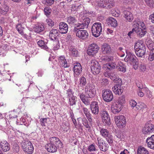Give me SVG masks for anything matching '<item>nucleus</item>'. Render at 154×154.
Instances as JSON below:
<instances>
[{"instance_id":"nucleus-53","label":"nucleus","mask_w":154,"mask_h":154,"mask_svg":"<svg viewBox=\"0 0 154 154\" xmlns=\"http://www.w3.org/2000/svg\"><path fill=\"white\" fill-rule=\"evenodd\" d=\"M125 101V97L124 96H122L119 98L118 102L117 103H120L121 105L124 103Z\"/></svg>"},{"instance_id":"nucleus-51","label":"nucleus","mask_w":154,"mask_h":154,"mask_svg":"<svg viewBox=\"0 0 154 154\" xmlns=\"http://www.w3.org/2000/svg\"><path fill=\"white\" fill-rule=\"evenodd\" d=\"M13 151L15 152H17L19 151V147L18 144H14L12 147Z\"/></svg>"},{"instance_id":"nucleus-49","label":"nucleus","mask_w":154,"mask_h":154,"mask_svg":"<svg viewBox=\"0 0 154 154\" xmlns=\"http://www.w3.org/2000/svg\"><path fill=\"white\" fill-rule=\"evenodd\" d=\"M145 2L148 6L150 8L153 7V1L152 0H145Z\"/></svg>"},{"instance_id":"nucleus-50","label":"nucleus","mask_w":154,"mask_h":154,"mask_svg":"<svg viewBox=\"0 0 154 154\" xmlns=\"http://www.w3.org/2000/svg\"><path fill=\"white\" fill-rule=\"evenodd\" d=\"M103 121V122H105V123L107 125H109L110 124V119L109 116V117L107 116L105 118L102 119Z\"/></svg>"},{"instance_id":"nucleus-31","label":"nucleus","mask_w":154,"mask_h":154,"mask_svg":"<svg viewBox=\"0 0 154 154\" xmlns=\"http://www.w3.org/2000/svg\"><path fill=\"white\" fill-rule=\"evenodd\" d=\"M83 7V5L79 3L76 2L72 5L71 8L74 11H78L82 9Z\"/></svg>"},{"instance_id":"nucleus-19","label":"nucleus","mask_w":154,"mask_h":154,"mask_svg":"<svg viewBox=\"0 0 154 154\" xmlns=\"http://www.w3.org/2000/svg\"><path fill=\"white\" fill-rule=\"evenodd\" d=\"M99 147L100 149L103 151H106L108 149L109 145L106 143H105L104 141L98 138L97 139Z\"/></svg>"},{"instance_id":"nucleus-1","label":"nucleus","mask_w":154,"mask_h":154,"mask_svg":"<svg viewBox=\"0 0 154 154\" xmlns=\"http://www.w3.org/2000/svg\"><path fill=\"white\" fill-rule=\"evenodd\" d=\"M97 3L99 7L107 9H109L115 5L113 0H97Z\"/></svg>"},{"instance_id":"nucleus-22","label":"nucleus","mask_w":154,"mask_h":154,"mask_svg":"<svg viewBox=\"0 0 154 154\" xmlns=\"http://www.w3.org/2000/svg\"><path fill=\"white\" fill-rule=\"evenodd\" d=\"M0 146L4 152H6L10 150V144L6 141H3L1 142L0 143Z\"/></svg>"},{"instance_id":"nucleus-64","label":"nucleus","mask_w":154,"mask_h":154,"mask_svg":"<svg viewBox=\"0 0 154 154\" xmlns=\"http://www.w3.org/2000/svg\"><path fill=\"white\" fill-rule=\"evenodd\" d=\"M131 64L133 65V68L135 70L137 69L138 67V60L137 61V62H134Z\"/></svg>"},{"instance_id":"nucleus-24","label":"nucleus","mask_w":154,"mask_h":154,"mask_svg":"<svg viewBox=\"0 0 154 154\" xmlns=\"http://www.w3.org/2000/svg\"><path fill=\"white\" fill-rule=\"evenodd\" d=\"M146 141L149 147L154 149V135H152L150 137H148Z\"/></svg>"},{"instance_id":"nucleus-23","label":"nucleus","mask_w":154,"mask_h":154,"mask_svg":"<svg viewBox=\"0 0 154 154\" xmlns=\"http://www.w3.org/2000/svg\"><path fill=\"white\" fill-rule=\"evenodd\" d=\"M123 17L125 18L127 21L130 22L133 19V17L132 14L127 10H125L123 12Z\"/></svg>"},{"instance_id":"nucleus-21","label":"nucleus","mask_w":154,"mask_h":154,"mask_svg":"<svg viewBox=\"0 0 154 154\" xmlns=\"http://www.w3.org/2000/svg\"><path fill=\"white\" fill-rule=\"evenodd\" d=\"M46 149L48 151L50 152H55L57 151V146L52 143H48L45 146Z\"/></svg>"},{"instance_id":"nucleus-57","label":"nucleus","mask_w":154,"mask_h":154,"mask_svg":"<svg viewBox=\"0 0 154 154\" xmlns=\"http://www.w3.org/2000/svg\"><path fill=\"white\" fill-rule=\"evenodd\" d=\"M46 21L48 25L51 27H52L54 25V22L51 19H49L46 20Z\"/></svg>"},{"instance_id":"nucleus-18","label":"nucleus","mask_w":154,"mask_h":154,"mask_svg":"<svg viewBox=\"0 0 154 154\" xmlns=\"http://www.w3.org/2000/svg\"><path fill=\"white\" fill-rule=\"evenodd\" d=\"M90 108L93 114L97 115L98 113L99 109L97 102H93L90 105Z\"/></svg>"},{"instance_id":"nucleus-14","label":"nucleus","mask_w":154,"mask_h":154,"mask_svg":"<svg viewBox=\"0 0 154 154\" xmlns=\"http://www.w3.org/2000/svg\"><path fill=\"white\" fill-rule=\"evenodd\" d=\"M50 143L58 147L62 148L63 144L60 140L57 137H53L49 138Z\"/></svg>"},{"instance_id":"nucleus-5","label":"nucleus","mask_w":154,"mask_h":154,"mask_svg":"<svg viewBox=\"0 0 154 154\" xmlns=\"http://www.w3.org/2000/svg\"><path fill=\"white\" fill-rule=\"evenodd\" d=\"M90 65L91 71L93 74L96 75L100 73L101 66L97 60H91Z\"/></svg>"},{"instance_id":"nucleus-62","label":"nucleus","mask_w":154,"mask_h":154,"mask_svg":"<svg viewBox=\"0 0 154 154\" xmlns=\"http://www.w3.org/2000/svg\"><path fill=\"white\" fill-rule=\"evenodd\" d=\"M75 26L74 27V29L72 30V31L76 33L78 30H80L81 29L80 27L78 25H75Z\"/></svg>"},{"instance_id":"nucleus-28","label":"nucleus","mask_w":154,"mask_h":154,"mask_svg":"<svg viewBox=\"0 0 154 154\" xmlns=\"http://www.w3.org/2000/svg\"><path fill=\"white\" fill-rule=\"evenodd\" d=\"M58 60L60 64L64 68L69 67V66L68 65L67 63L66 60L65 59V57L63 56H61L58 58Z\"/></svg>"},{"instance_id":"nucleus-56","label":"nucleus","mask_w":154,"mask_h":154,"mask_svg":"<svg viewBox=\"0 0 154 154\" xmlns=\"http://www.w3.org/2000/svg\"><path fill=\"white\" fill-rule=\"evenodd\" d=\"M66 94L67 95V97H68L69 98H70L72 95H73V92L71 89L69 88L67 90Z\"/></svg>"},{"instance_id":"nucleus-61","label":"nucleus","mask_w":154,"mask_h":154,"mask_svg":"<svg viewBox=\"0 0 154 154\" xmlns=\"http://www.w3.org/2000/svg\"><path fill=\"white\" fill-rule=\"evenodd\" d=\"M134 28H133L131 31H130L129 32L128 34V36H129L130 38H131V34L134 33H134H136V29H135V26H134Z\"/></svg>"},{"instance_id":"nucleus-38","label":"nucleus","mask_w":154,"mask_h":154,"mask_svg":"<svg viewBox=\"0 0 154 154\" xmlns=\"http://www.w3.org/2000/svg\"><path fill=\"white\" fill-rule=\"evenodd\" d=\"M34 148L32 145H31L29 147L25 149H24L23 150L26 152H27L28 154H31L33 152Z\"/></svg>"},{"instance_id":"nucleus-15","label":"nucleus","mask_w":154,"mask_h":154,"mask_svg":"<svg viewBox=\"0 0 154 154\" xmlns=\"http://www.w3.org/2000/svg\"><path fill=\"white\" fill-rule=\"evenodd\" d=\"M68 26L67 24L64 22H61L59 24V32L61 34H65L67 32Z\"/></svg>"},{"instance_id":"nucleus-41","label":"nucleus","mask_w":154,"mask_h":154,"mask_svg":"<svg viewBox=\"0 0 154 154\" xmlns=\"http://www.w3.org/2000/svg\"><path fill=\"white\" fill-rule=\"evenodd\" d=\"M16 28L18 32L21 35L23 34V29L24 28L22 27V25L20 23H19L16 26Z\"/></svg>"},{"instance_id":"nucleus-7","label":"nucleus","mask_w":154,"mask_h":154,"mask_svg":"<svg viewBox=\"0 0 154 154\" xmlns=\"http://www.w3.org/2000/svg\"><path fill=\"white\" fill-rule=\"evenodd\" d=\"M59 32L58 29H51L50 32L49 36L52 40L55 41L57 44V48L58 49L59 47V42L57 36L59 35Z\"/></svg>"},{"instance_id":"nucleus-13","label":"nucleus","mask_w":154,"mask_h":154,"mask_svg":"<svg viewBox=\"0 0 154 154\" xmlns=\"http://www.w3.org/2000/svg\"><path fill=\"white\" fill-rule=\"evenodd\" d=\"M76 35L80 39L85 40L88 38V33L86 30H78L76 33Z\"/></svg>"},{"instance_id":"nucleus-34","label":"nucleus","mask_w":154,"mask_h":154,"mask_svg":"<svg viewBox=\"0 0 154 154\" xmlns=\"http://www.w3.org/2000/svg\"><path fill=\"white\" fill-rule=\"evenodd\" d=\"M77 20L74 16H69L67 17V22L70 25H74Z\"/></svg>"},{"instance_id":"nucleus-59","label":"nucleus","mask_w":154,"mask_h":154,"mask_svg":"<svg viewBox=\"0 0 154 154\" xmlns=\"http://www.w3.org/2000/svg\"><path fill=\"white\" fill-rule=\"evenodd\" d=\"M88 150L90 151H95L96 148L95 145L92 144L90 145L88 148Z\"/></svg>"},{"instance_id":"nucleus-3","label":"nucleus","mask_w":154,"mask_h":154,"mask_svg":"<svg viewBox=\"0 0 154 154\" xmlns=\"http://www.w3.org/2000/svg\"><path fill=\"white\" fill-rule=\"evenodd\" d=\"M114 82L116 84L112 87L113 92L116 94H121L123 91V89L122 88V87H121L122 84V79L119 77L117 78Z\"/></svg>"},{"instance_id":"nucleus-9","label":"nucleus","mask_w":154,"mask_h":154,"mask_svg":"<svg viewBox=\"0 0 154 154\" xmlns=\"http://www.w3.org/2000/svg\"><path fill=\"white\" fill-rule=\"evenodd\" d=\"M99 49V47L98 45L93 43L89 46L87 52L89 55L94 56L97 53Z\"/></svg>"},{"instance_id":"nucleus-35","label":"nucleus","mask_w":154,"mask_h":154,"mask_svg":"<svg viewBox=\"0 0 154 154\" xmlns=\"http://www.w3.org/2000/svg\"><path fill=\"white\" fill-rule=\"evenodd\" d=\"M137 154H149V152L144 147L140 146L137 150Z\"/></svg>"},{"instance_id":"nucleus-60","label":"nucleus","mask_w":154,"mask_h":154,"mask_svg":"<svg viewBox=\"0 0 154 154\" xmlns=\"http://www.w3.org/2000/svg\"><path fill=\"white\" fill-rule=\"evenodd\" d=\"M113 59V57H112L109 56L106 57H104L103 59V60L106 62H109L112 61Z\"/></svg>"},{"instance_id":"nucleus-44","label":"nucleus","mask_w":154,"mask_h":154,"mask_svg":"<svg viewBox=\"0 0 154 154\" xmlns=\"http://www.w3.org/2000/svg\"><path fill=\"white\" fill-rule=\"evenodd\" d=\"M150 50L149 52V60L150 61H152L154 59V48L149 49Z\"/></svg>"},{"instance_id":"nucleus-10","label":"nucleus","mask_w":154,"mask_h":154,"mask_svg":"<svg viewBox=\"0 0 154 154\" xmlns=\"http://www.w3.org/2000/svg\"><path fill=\"white\" fill-rule=\"evenodd\" d=\"M126 53L127 55L124 59L125 62L131 64L134 62H137L138 60L134 54L128 51H126Z\"/></svg>"},{"instance_id":"nucleus-33","label":"nucleus","mask_w":154,"mask_h":154,"mask_svg":"<svg viewBox=\"0 0 154 154\" xmlns=\"http://www.w3.org/2000/svg\"><path fill=\"white\" fill-rule=\"evenodd\" d=\"M37 44L38 46L42 48L45 50L48 51H49L50 49L47 47L46 44L45 43L44 41L42 40H39L37 42Z\"/></svg>"},{"instance_id":"nucleus-4","label":"nucleus","mask_w":154,"mask_h":154,"mask_svg":"<svg viewBox=\"0 0 154 154\" xmlns=\"http://www.w3.org/2000/svg\"><path fill=\"white\" fill-rule=\"evenodd\" d=\"M91 30L93 35L95 37H99L102 34V27L100 23H95L92 26Z\"/></svg>"},{"instance_id":"nucleus-8","label":"nucleus","mask_w":154,"mask_h":154,"mask_svg":"<svg viewBox=\"0 0 154 154\" xmlns=\"http://www.w3.org/2000/svg\"><path fill=\"white\" fill-rule=\"evenodd\" d=\"M115 121L117 126L119 128H123L125 126L126 120L122 115H119L115 117Z\"/></svg>"},{"instance_id":"nucleus-46","label":"nucleus","mask_w":154,"mask_h":154,"mask_svg":"<svg viewBox=\"0 0 154 154\" xmlns=\"http://www.w3.org/2000/svg\"><path fill=\"white\" fill-rule=\"evenodd\" d=\"M44 11L45 14L47 16H48L51 13V10L50 8L46 7L44 9Z\"/></svg>"},{"instance_id":"nucleus-17","label":"nucleus","mask_w":154,"mask_h":154,"mask_svg":"<svg viewBox=\"0 0 154 154\" xmlns=\"http://www.w3.org/2000/svg\"><path fill=\"white\" fill-rule=\"evenodd\" d=\"M73 70L75 77L79 75L82 70V67L80 64L78 63H74Z\"/></svg>"},{"instance_id":"nucleus-43","label":"nucleus","mask_w":154,"mask_h":154,"mask_svg":"<svg viewBox=\"0 0 154 154\" xmlns=\"http://www.w3.org/2000/svg\"><path fill=\"white\" fill-rule=\"evenodd\" d=\"M90 20L88 17L85 18L82 22L85 28H88L89 24L90 22Z\"/></svg>"},{"instance_id":"nucleus-63","label":"nucleus","mask_w":154,"mask_h":154,"mask_svg":"<svg viewBox=\"0 0 154 154\" xmlns=\"http://www.w3.org/2000/svg\"><path fill=\"white\" fill-rule=\"evenodd\" d=\"M78 51L75 49V50H74L72 52L70 53L71 55L73 57H77L78 56Z\"/></svg>"},{"instance_id":"nucleus-40","label":"nucleus","mask_w":154,"mask_h":154,"mask_svg":"<svg viewBox=\"0 0 154 154\" xmlns=\"http://www.w3.org/2000/svg\"><path fill=\"white\" fill-rule=\"evenodd\" d=\"M76 97L74 95H72L70 98H69V105L70 106H73L76 104Z\"/></svg>"},{"instance_id":"nucleus-32","label":"nucleus","mask_w":154,"mask_h":154,"mask_svg":"<svg viewBox=\"0 0 154 154\" xmlns=\"http://www.w3.org/2000/svg\"><path fill=\"white\" fill-rule=\"evenodd\" d=\"M45 29L44 26L42 24L38 25L34 28V30L35 32L38 33H40L43 32Z\"/></svg>"},{"instance_id":"nucleus-48","label":"nucleus","mask_w":154,"mask_h":154,"mask_svg":"<svg viewBox=\"0 0 154 154\" xmlns=\"http://www.w3.org/2000/svg\"><path fill=\"white\" fill-rule=\"evenodd\" d=\"M116 136L120 140H122L124 139V136L123 132L121 131H119L116 133Z\"/></svg>"},{"instance_id":"nucleus-52","label":"nucleus","mask_w":154,"mask_h":154,"mask_svg":"<svg viewBox=\"0 0 154 154\" xmlns=\"http://www.w3.org/2000/svg\"><path fill=\"white\" fill-rule=\"evenodd\" d=\"M48 119L47 118H41L40 119V124L42 126H46L45 124L47 123V121Z\"/></svg>"},{"instance_id":"nucleus-55","label":"nucleus","mask_w":154,"mask_h":154,"mask_svg":"<svg viewBox=\"0 0 154 154\" xmlns=\"http://www.w3.org/2000/svg\"><path fill=\"white\" fill-rule=\"evenodd\" d=\"M129 103L132 108H133L135 106L136 107L137 104L136 102L133 100H130Z\"/></svg>"},{"instance_id":"nucleus-26","label":"nucleus","mask_w":154,"mask_h":154,"mask_svg":"<svg viewBox=\"0 0 154 154\" xmlns=\"http://www.w3.org/2000/svg\"><path fill=\"white\" fill-rule=\"evenodd\" d=\"M96 93V89L92 87L89 89L88 92H86V95L88 98H92L95 96Z\"/></svg>"},{"instance_id":"nucleus-27","label":"nucleus","mask_w":154,"mask_h":154,"mask_svg":"<svg viewBox=\"0 0 154 154\" xmlns=\"http://www.w3.org/2000/svg\"><path fill=\"white\" fill-rule=\"evenodd\" d=\"M107 24L111 26L116 27L117 26V23L116 20L114 18L110 17L107 20Z\"/></svg>"},{"instance_id":"nucleus-25","label":"nucleus","mask_w":154,"mask_h":154,"mask_svg":"<svg viewBox=\"0 0 154 154\" xmlns=\"http://www.w3.org/2000/svg\"><path fill=\"white\" fill-rule=\"evenodd\" d=\"M101 49L102 52L104 54H109L111 51L109 45L106 43H104L102 45Z\"/></svg>"},{"instance_id":"nucleus-58","label":"nucleus","mask_w":154,"mask_h":154,"mask_svg":"<svg viewBox=\"0 0 154 154\" xmlns=\"http://www.w3.org/2000/svg\"><path fill=\"white\" fill-rule=\"evenodd\" d=\"M44 2H45V4L47 5H51L54 2V0H44Z\"/></svg>"},{"instance_id":"nucleus-29","label":"nucleus","mask_w":154,"mask_h":154,"mask_svg":"<svg viewBox=\"0 0 154 154\" xmlns=\"http://www.w3.org/2000/svg\"><path fill=\"white\" fill-rule=\"evenodd\" d=\"M79 96L80 99L82 102L86 105H88L89 104V102L88 101V98L86 95H85L83 93H80L79 94Z\"/></svg>"},{"instance_id":"nucleus-20","label":"nucleus","mask_w":154,"mask_h":154,"mask_svg":"<svg viewBox=\"0 0 154 154\" xmlns=\"http://www.w3.org/2000/svg\"><path fill=\"white\" fill-rule=\"evenodd\" d=\"M136 34L139 37L143 36L146 33V30L141 29L140 26V23L136 25Z\"/></svg>"},{"instance_id":"nucleus-45","label":"nucleus","mask_w":154,"mask_h":154,"mask_svg":"<svg viewBox=\"0 0 154 154\" xmlns=\"http://www.w3.org/2000/svg\"><path fill=\"white\" fill-rule=\"evenodd\" d=\"M146 105L143 103L142 102H139L137 104L136 108L138 109H140L146 107Z\"/></svg>"},{"instance_id":"nucleus-11","label":"nucleus","mask_w":154,"mask_h":154,"mask_svg":"<svg viewBox=\"0 0 154 154\" xmlns=\"http://www.w3.org/2000/svg\"><path fill=\"white\" fill-rule=\"evenodd\" d=\"M100 132L102 136L106 138L109 143H113L112 136L109 133L108 130L103 128L100 129Z\"/></svg>"},{"instance_id":"nucleus-2","label":"nucleus","mask_w":154,"mask_h":154,"mask_svg":"<svg viewBox=\"0 0 154 154\" xmlns=\"http://www.w3.org/2000/svg\"><path fill=\"white\" fill-rule=\"evenodd\" d=\"M134 49L136 55L138 57H142L144 56L146 52V47L144 44L140 43H136Z\"/></svg>"},{"instance_id":"nucleus-39","label":"nucleus","mask_w":154,"mask_h":154,"mask_svg":"<svg viewBox=\"0 0 154 154\" xmlns=\"http://www.w3.org/2000/svg\"><path fill=\"white\" fill-rule=\"evenodd\" d=\"M107 68L109 70L114 69L116 67V65L115 63H106L105 65Z\"/></svg>"},{"instance_id":"nucleus-47","label":"nucleus","mask_w":154,"mask_h":154,"mask_svg":"<svg viewBox=\"0 0 154 154\" xmlns=\"http://www.w3.org/2000/svg\"><path fill=\"white\" fill-rule=\"evenodd\" d=\"M79 80V85L81 87L85 85L86 83V79L85 77L84 76L82 77Z\"/></svg>"},{"instance_id":"nucleus-6","label":"nucleus","mask_w":154,"mask_h":154,"mask_svg":"<svg viewBox=\"0 0 154 154\" xmlns=\"http://www.w3.org/2000/svg\"><path fill=\"white\" fill-rule=\"evenodd\" d=\"M102 97L103 100L106 102H109L113 99L112 91L109 89H104L102 91Z\"/></svg>"},{"instance_id":"nucleus-30","label":"nucleus","mask_w":154,"mask_h":154,"mask_svg":"<svg viewBox=\"0 0 154 154\" xmlns=\"http://www.w3.org/2000/svg\"><path fill=\"white\" fill-rule=\"evenodd\" d=\"M83 111L84 113L89 121V122L91 123L92 122V119L90 111L88 110L87 108L85 107L83 108Z\"/></svg>"},{"instance_id":"nucleus-12","label":"nucleus","mask_w":154,"mask_h":154,"mask_svg":"<svg viewBox=\"0 0 154 154\" xmlns=\"http://www.w3.org/2000/svg\"><path fill=\"white\" fill-rule=\"evenodd\" d=\"M142 132L145 134H149L154 133V125L151 123H146L142 129Z\"/></svg>"},{"instance_id":"nucleus-42","label":"nucleus","mask_w":154,"mask_h":154,"mask_svg":"<svg viewBox=\"0 0 154 154\" xmlns=\"http://www.w3.org/2000/svg\"><path fill=\"white\" fill-rule=\"evenodd\" d=\"M146 42L149 49H152L153 48V43L151 39H147L146 40Z\"/></svg>"},{"instance_id":"nucleus-36","label":"nucleus","mask_w":154,"mask_h":154,"mask_svg":"<svg viewBox=\"0 0 154 154\" xmlns=\"http://www.w3.org/2000/svg\"><path fill=\"white\" fill-rule=\"evenodd\" d=\"M31 145H32V143L28 140H24L21 143V146L23 150L25 148H26L30 146Z\"/></svg>"},{"instance_id":"nucleus-16","label":"nucleus","mask_w":154,"mask_h":154,"mask_svg":"<svg viewBox=\"0 0 154 154\" xmlns=\"http://www.w3.org/2000/svg\"><path fill=\"white\" fill-rule=\"evenodd\" d=\"M122 105L117 103H114L111 107V110L114 114L119 112L122 108Z\"/></svg>"},{"instance_id":"nucleus-37","label":"nucleus","mask_w":154,"mask_h":154,"mask_svg":"<svg viewBox=\"0 0 154 154\" xmlns=\"http://www.w3.org/2000/svg\"><path fill=\"white\" fill-rule=\"evenodd\" d=\"M116 68L120 71H121L123 72H125L126 71V66L123 64L122 63H120L119 64V65L116 66Z\"/></svg>"},{"instance_id":"nucleus-54","label":"nucleus","mask_w":154,"mask_h":154,"mask_svg":"<svg viewBox=\"0 0 154 154\" xmlns=\"http://www.w3.org/2000/svg\"><path fill=\"white\" fill-rule=\"evenodd\" d=\"M100 114L102 119L105 118L107 116L109 117V115L107 112L106 111H102Z\"/></svg>"}]
</instances>
